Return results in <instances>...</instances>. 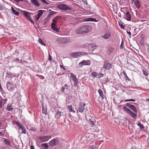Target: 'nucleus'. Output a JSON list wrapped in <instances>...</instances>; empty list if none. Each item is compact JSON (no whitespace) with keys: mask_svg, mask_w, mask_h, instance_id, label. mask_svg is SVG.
Returning <instances> with one entry per match:
<instances>
[{"mask_svg":"<svg viewBox=\"0 0 149 149\" xmlns=\"http://www.w3.org/2000/svg\"><path fill=\"white\" fill-rule=\"evenodd\" d=\"M92 29L91 26L84 25L81 26L78 28L76 30V32L78 34H83L88 33Z\"/></svg>","mask_w":149,"mask_h":149,"instance_id":"f257e3e1","label":"nucleus"},{"mask_svg":"<svg viewBox=\"0 0 149 149\" xmlns=\"http://www.w3.org/2000/svg\"><path fill=\"white\" fill-rule=\"evenodd\" d=\"M59 17H56L52 19V23L51 24V28L53 30L57 32H59L60 28H57V23L58 21Z\"/></svg>","mask_w":149,"mask_h":149,"instance_id":"f03ea898","label":"nucleus"},{"mask_svg":"<svg viewBox=\"0 0 149 149\" xmlns=\"http://www.w3.org/2000/svg\"><path fill=\"white\" fill-rule=\"evenodd\" d=\"M123 110L125 112L132 117L133 118H135L136 117V113H133L125 106L123 107Z\"/></svg>","mask_w":149,"mask_h":149,"instance_id":"7ed1b4c3","label":"nucleus"},{"mask_svg":"<svg viewBox=\"0 0 149 149\" xmlns=\"http://www.w3.org/2000/svg\"><path fill=\"white\" fill-rule=\"evenodd\" d=\"M86 104L85 103L80 102L79 103L77 108V112L78 111L79 113H82L84 112L85 109L84 106Z\"/></svg>","mask_w":149,"mask_h":149,"instance_id":"20e7f679","label":"nucleus"},{"mask_svg":"<svg viewBox=\"0 0 149 149\" xmlns=\"http://www.w3.org/2000/svg\"><path fill=\"white\" fill-rule=\"evenodd\" d=\"M58 8L61 10L64 11L67 10H72V8L68 6L65 4H59L58 6Z\"/></svg>","mask_w":149,"mask_h":149,"instance_id":"39448f33","label":"nucleus"},{"mask_svg":"<svg viewBox=\"0 0 149 149\" xmlns=\"http://www.w3.org/2000/svg\"><path fill=\"white\" fill-rule=\"evenodd\" d=\"M52 138L51 136H42L39 137V139L40 142H44L49 140Z\"/></svg>","mask_w":149,"mask_h":149,"instance_id":"423d86ee","label":"nucleus"},{"mask_svg":"<svg viewBox=\"0 0 149 149\" xmlns=\"http://www.w3.org/2000/svg\"><path fill=\"white\" fill-rule=\"evenodd\" d=\"M95 122L90 120L89 124L91 125L90 129L93 132H96L97 130V127L96 125H95Z\"/></svg>","mask_w":149,"mask_h":149,"instance_id":"0eeeda50","label":"nucleus"},{"mask_svg":"<svg viewBox=\"0 0 149 149\" xmlns=\"http://www.w3.org/2000/svg\"><path fill=\"white\" fill-rule=\"evenodd\" d=\"M90 64L91 61L90 60H83L79 63L78 65L79 67L82 68L84 65H89Z\"/></svg>","mask_w":149,"mask_h":149,"instance_id":"6e6552de","label":"nucleus"},{"mask_svg":"<svg viewBox=\"0 0 149 149\" xmlns=\"http://www.w3.org/2000/svg\"><path fill=\"white\" fill-rule=\"evenodd\" d=\"M23 15L25 17L28 19H31V15L32 14L31 13L29 12H27L24 10H21Z\"/></svg>","mask_w":149,"mask_h":149,"instance_id":"1a4fd4ad","label":"nucleus"},{"mask_svg":"<svg viewBox=\"0 0 149 149\" xmlns=\"http://www.w3.org/2000/svg\"><path fill=\"white\" fill-rule=\"evenodd\" d=\"M59 143L58 140V139H55L52 140L49 142L50 146L53 147L57 145Z\"/></svg>","mask_w":149,"mask_h":149,"instance_id":"9d476101","label":"nucleus"},{"mask_svg":"<svg viewBox=\"0 0 149 149\" xmlns=\"http://www.w3.org/2000/svg\"><path fill=\"white\" fill-rule=\"evenodd\" d=\"M105 70H109L111 68V64L107 61H105L103 67Z\"/></svg>","mask_w":149,"mask_h":149,"instance_id":"9b49d317","label":"nucleus"},{"mask_svg":"<svg viewBox=\"0 0 149 149\" xmlns=\"http://www.w3.org/2000/svg\"><path fill=\"white\" fill-rule=\"evenodd\" d=\"M132 3L133 4V2L135 6L137 9L139 8L141 6L140 2L139 0H131Z\"/></svg>","mask_w":149,"mask_h":149,"instance_id":"f8f14e48","label":"nucleus"},{"mask_svg":"<svg viewBox=\"0 0 149 149\" xmlns=\"http://www.w3.org/2000/svg\"><path fill=\"white\" fill-rule=\"evenodd\" d=\"M44 11L42 10H40L38 11V14L35 15L36 20H38L43 14Z\"/></svg>","mask_w":149,"mask_h":149,"instance_id":"ddd939ff","label":"nucleus"},{"mask_svg":"<svg viewBox=\"0 0 149 149\" xmlns=\"http://www.w3.org/2000/svg\"><path fill=\"white\" fill-rule=\"evenodd\" d=\"M7 87L11 91H13L15 89V86L10 82H8L7 85Z\"/></svg>","mask_w":149,"mask_h":149,"instance_id":"4468645a","label":"nucleus"},{"mask_svg":"<svg viewBox=\"0 0 149 149\" xmlns=\"http://www.w3.org/2000/svg\"><path fill=\"white\" fill-rule=\"evenodd\" d=\"M81 52H73L70 54V55L72 57L77 58L81 55Z\"/></svg>","mask_w":149,"mask_h":149,"instance_id":"2eb2a0df","label":"nucleus"},{"mask_svg":"<svg viewBox=\"0 0 149 149\" xmlns=\"http://www.w3.org/2000/svg\"><path fill=\"white\" fill-rule=\"evenodd\" d=\"M125 18L128 21H130L131 19V16L129 12L127 11L126 12L124 16Z\"/></svg>","mask_w":149,"mask_h":149,"instance_id":"dca6fc26","label":"nucleus"},{"mask_svg":"<svg viewBox=\"0 0 149 149\" xmlns=\"http://www.w3.org/2000/svg\"><path fill=\"white\" fill-rule=\"evenodd\" d=\"M111 34L109 32H106L104 35H103L102 37L105 39H107L111 37Z\"/></svg>","mask_w":149,"mask_h":149,"instance_id":"f3484780","label":"nucleus"},{"mask_svg":"<svg viewBox=\"0 0 149 149\" xmlns=\"http://www.w3.org/2000/svg\"><path fill=\"white\" fill-rule=\"evenodd\" d=\"M136 124L139 127L140 130H142L145 128V127L140 122L138 121Z\"/></svg>","mask_w":149,"mask_h":149,"instance_id":"a211bd4d","label":"nucleus"},{"mask_svg":"<svg viewBox=\"0 0 149 149\" xmlns=\"http://www.w3.org/2000/svg\"><path fill=\"white\" fill-rule=\"evenodd\" d=\"M98 91L99 94L100 96L102 98V100L104 99L103 92H102V91L100 89H99L98 90Z\"/></svg>","mask_w":149,"mask_h":149,"instance_id":"6ab92c4d","label":"nucleus"},{"mask_svg":"<svg viewBox=\"0 0 149 149\" xmlns=\"http://www.w3.org/2000/svg\"><path fill=\"white\" fill-rule=\"evenodd\" d=\"M68 108L70 112H72L74 113H75V111L73 110V107L72 105L68 106Z\"/></svg>","mask_w":149,"mask_h":149,"instance_id":"aec40b11","label":"nucleus"},{"mask_svg":"<svg viewBox=\"0 0 149 149\" xmlns=\"http://www.w3.org/2000/svg\"><path fill=\"white\" fill-rule=\"evenodd\" d=\"M31 1L33 4L36 6L38 7L40 6L37 0H31Z\"/></svg>","mask_w":149,"mask_h":149,"instance_id":"412c9836","label":"nucleus"},{"mask_svg":"<svg viewBox=\"0 0 149 149\" xmlns=\"http://www.w3.org/2000/svg\"><path fill=\"white\" fill-rule=\"evenodd\" d=\"M86 21L97 22L98 21L95 18L90 17L87 18L86 19Z\"/></svg>","mask_w":149,"mask_h":149,"instance_id":"4be33fe9","label":"nucleus"},{"mask_svg":"<svg viewBox=\"0 0 149 149\" xmlns=\"http://www.w3.org/2000/svg\"><path fill=\"white\" fill-rule=\"evenodd\" d=\"M71 77V78L72 80L73 81H75L78 80V79L76 78V76L74 74L71 73H70Z\"/></svg>","mask_w":149,"mask_h":149,"instance_id":"5701e85b","label":"nucleus"},{"mask_svg":"<svg viewBox=\"0 0 149 149\" xmlns=\"http://www.w3.org/2000/svg\"><path fill=\"white\" fill-rule=\"evenodd\" d=\"M130 109L136 113H137V111L136 108L135 106L132 105V106H131Z\"/></svg>","mask_w":149,"mask_h":149,"instance_id":"b1692460","label":"nucleus"},{"mask_svg":"<svg viewBox=\"0 0 149 149\" xmlns=\"http://www.w3.org/2000/svg\"><path fill=\"white\" fill-rule=\"evenodd\" d=\"M12 11L13 13L15 15L18 16L19 14V13L18 12L16 11L13 8L11 7Z\"/></svg>","mask_w":149,"mask_h":149,"instance_id":"393cba45","label":"nucleus"},{"mask_svg":"<svg viewBox=\"0 0 149 149\" xmlns=\"http://www.w3.org/2000/svg\"><path fill=\"white\" fill-rule=\"evenodd\" d=\"M7 109L9 111H12L13 109V108L11 105L8 104L6 107Z\"/></svg>","mask_w":149,"mask_h":149,"instance_id":"a878e982","label":"nucleus"},{"mask_svg":"<svg viewBox=\"0 0 149 149\" xmlns=\"http://www.w3.org/2000/svg\"><path fill=\"white\" fill-rule=\"evenodd\" d=\"M61 116V112L59 111H57L56 113L55 117L56 118H59Z\"/></svg>","mask_w":149,"mask_h":149,"instance_id":"bb28decb","label":"nucleus"},{"mask_svg":"<svg viewBox=\"0 0 149 149\" xmlns=\"http://www.w3.org/2000/svg\"><path fill=\"white\" fill-rule=\"evenodd\" d=\"M4 143L7 145H10V141L8 139H6L4 140Z\"/></svg>","mask_w":149,"mask_h":149,"instance_id":"cd10ccee","label":"nucleus"},{"mask_svg":"<svg viewBox=\"0 0 149 149\" xmlns=\"http://www.w3.org/2000/svg\"><path fill=\"white\" fill-rule=\"evenodd\" d=\"M16 125L19 127L20 129L23 127L22 124L18 122H16Z\"/></svg>","mask_w":149,"mask_h":149,"instance_id":"c85d7f7f","label":"nucleus"},{"mask_svg":"<svg viewBox=\"0 0 149 149\" xmlns=\"http://www.w3.org/2000/svg\"><path fill=\"white\" fill-rule=\"evenodd\" d=\"M20 129L21 130H22L21 133H22L24 134H26V130H25L24 127H22V128H20Z\"/></svg>","mask_w":149,"mask_h":149,"instance_id":"c756f323","label":"nucleus"},{"mask_svg":"<svg viewBox=\"0 0 149 149\" xmlns=\"http://www.w3.org/2000/svg\"><path fill=\"white\" fill-rule=\"evenodd\" d=\"M41 146L43 148L45 149H47L48 147L47 144L46 143H44L42 144Z\"/></svg>","mask_w":149,"mask_h":149,"instance_id":"7c9ffc66","label":"nucleus"},{"mask_svg":"<svg viewBox=\"0 0 149 149\" xmlns=\"http://www.w3.org/2000/svg\"><path fill=\"white\" fill-rule=\"evenodd\" d=\"M103 74L101 73H99L97 74V76L96 77H97L98 78H100L103 77Z\"/></svg>","mask_w":149,"mask_h":149,"instance_id":"2f4dec72","label":"nucleus"},{"mask_svg":"<svg viewBox=\"0 0 149 149\" xmlns=\"http://www.w3.org/2000/svg\"><path fill=\"white\" fill-rule=\"evenodd\" d=\"M123 73L124 75V76H125V77L126 78V80H129L130 79H129V78L128 77V76H127L125 72V71H123Z\"/></svg>","mask_w":149,"mask_h":149,"instance_id":"473e14b6","label":"nucleus"},{"mask_svg":"<svg viewBox=\"0 0 149 149\" xmlns=\"http://www.w3.org/2000/svg\"><path fill=\"white\" fill-rule=\"evenodd\" d=\"M96 48L97 46L96 45L92 46L90 48V49L91 51H93Z\"/></svg>","mask_w":149,"mask_h":149,"instance_id":"72a5a7b5","label":"nucleus"},{"mask_svg":"<svg viewBox=\"0 0 149 149\" xmlns=\"http://www.w3.org/2000/svg\"><path fill=\"white\" fill-rule=\"evenodd\" d=\"M38 41L39 43L41 44L42 45L44 46L45 45V44L42 41L41 39L39 38L38 40Z\"/></svg>","mask_w":149,"mask_h":149,"instance_id":"f704fd0d","label":"nucleus"},{"mask_svg":"<svg viewBox=\"0 0 149 149\" xmlns=\"http://www.w3.org/2000/svg\"><path fill=\"white\" fill-rule=\"evenodd\" d=\"M119 24L122 29H124V26L123 24L121 22H119Z\"/></svg>","mask_w":149,"mask_h":149,"instance_id":"c9c22d12","label":"nucleus"},{"mask_svg":"<svg viewBox=\"0 0 149 149\" xmlns=\"http://www.w3.org/2000/svg\"><path fill=\"white\" fill-rule=\"evenodd\" d=\"M124 101L125 102H130V101L135 102V100H134V99H130L125 100H124Z\"/></svg>","mask_w":149,"mask_h":149,"instance_id":"e433bc0d","label":"nucleus"},{"mask_svg":"<svg viewBox=\"0 0 149 149\" xmlns=\"http://www.w3.org/2000/svg\"><path fill=\"white\" fill-rule=\"evenodd\" d=\"M91 74L94 77L97 76V73L96 72H93L91 73Z\"/></svg>","mask_w":149,"mask_h":149,"instance_id":"4c0bfd02","label":"nucleus"},{"mask_svg":"<svg viewBox=\"0 0 149 149\" xmlns=\"http://www.w3.org/2000/svg\"><path fill=\"white\" fill-rule=\"evenodd\" d=\"M74 81V86H76L78 85V79L75 81Z\"/></svg>","mask_w":149,"mask_h":149,"instance_id":"58836bf2","label":"nucleus"},{"mask_svg":"<svg viewBox=\"0 0 149 149\" xmlns=\"http://www.w3.org/2000/svg\"><path fill=\"white\" fill-rule=\"evenodd\" d=\"M4 104H3L2 100L1 99H0V109L3 106Z\"/></svg>","mask_w":149,"mask_h":149,"instance_id":"ea45409f","label":"nucleus"},{"mask_svg":"<svg viewBox=\"0 0 149 149\" xmlns=\"http://www.w3.org/2000/svg\"><path fill=\"white\" fill-rule=\"evenodd\" d=\"M124 46V41L123 40H122L121 43V44L120 45V48L121 49H123V48Z\"/></svg>","mask_w":149,"mask_h":149,"instance_id":"a19ab883","label":"nucleus"},{"mask_svg":"<svg viewBox=\"0 0 149 149\" xmlns=\"http://www.w3.org/2000/svg\"><path fill=\"white\" fill-rule=\"evenodd\" d=\"M144 74L146 76L148 75V73L146 70L143 69L142 71Z\"/></svg>","mask_w":149,"mask_h":149,"instance_id":"79ce46f5","label":"nucleus"},{"mask_svg":"<svg viewBox=\"0 0 149 149\" xmlns=\"http://www.w3.org/2000/svg\"><path fill=\"white\" fill-rule=\"evenodd\" d=\"M42 113L44 114H46L47 113V110L46 109H44L43 107H42Z\"/></svg>","mask_w":149,"mask_h":149,"instance_id":"37998d69","label":"nucleus"},{"mask_svg":"<svg viewBox=\"0 0 149 149\" xmlns=\"http://www.w3.org/2000/svg\"><path fill=\"white\" fill-rule=\"evenodd\" d=\"M61 41L62 42L66 43V42H66V38H63V39H61Z\"/></svg>","mask_w":149,"mask_h":149,"instance_id":"c03bdc74","label":"nucleus"},{"mask_svg":"<svg viewBox=\"0 0 149 149\" xmlns=\"http://www.w3.org/2000/svg\"><path fill=\"white\" fill-rule=\"evenodd\" d=\"M41 1L44 4H48L45 0H41Z\"/></svg>","mask_w":149,"mask_h":149,"instance_id":"a18cd8bd","label":"nucleus"},{"mask_svg":"<svg viewBox=\"0 0 149 149\" xmlns=\"http://www.w3.org/2000/svg\"><path fill=\"white\" fill-rule=\"evenodd\" d=\"M65 88L63 87H62L61 89V91L62 93H64L65 91Z\"/></svg>","mask_w":149,"mask_h":149,"instance_id":"49530a36","label":"nucleus"},{"mask_svg":"<svg viewBox=\"0 0 149 149\" xmlns=\"http://www.w3.org/2000/svg\"><path fill=\"white\" fill-rule=\"evenodd\" d=\"M132 105L130 104L129 103H127L126 104V105L130 109L131 108V106H132Z\"/></svg>","mask_w":149,"mask_h":149,"instance_id":"de8ad7c7","label":"nucleus"},{"mask_svg":"<svg viewBox=\"0 0 149 149\" xmlns=\"http://www.w3.org/2000/svg\"><path fill=\"white\" fill-rule=\"evenodd\" d=\"M91 149H96V146L95 145H93L91 146Z\"/></svg>","mask_w":149,"mask_h":149,"instance_id":"09e8293b","label":"nucleus"},{"mask_svg":"<svg viewBox=\"0 0 149 149\" xmlns=\"http://www.w3.org/2000/svg\"><path fill=\"white\" fill-rule=\"evenodd\" d=\"M114 49L112 48H110L109 49V51L111 52H113Z\"/></svg>","mask_w":149,"mask_h":149,"instance_id":"8fccbe9b","label":"nucleus"},{"mask_svg":"<svg viewBox=\"0 0 149 149\" xmlns=\"http://www.w3.org/2000/svg\"><path fill=\"white\" fill-rule=\"evenodd\" d=\"M29 20L31 22V23H33V25L35 24L34 22L32 19V18H31V19H29Z\"/></svg>","mask_w":149,"mask_h":149,"instance_id":"3c124183","label":"nucleus"},{"mask_svg":"<svg viewBox=\"0 0 149 149\" xmlns=\"http://www.w3.org/2000/svg\"><path fill=\"white\" fill-rule=\"evenodd\" d=\"M3 6H2L0 4V9L1 10H3Z\"/></svg>","mask_w":149,"mask_h":149,"instance_id":"603ef678","label":"nucleus"},{"mask_svg":"<svg viewBox=\"0 0 149 149\" xmlns=\"http://www.w3.org/2000/svg\"><path fill=\"white\" fill-rule=\"evenodd\" d=\"M127 33L129 34V36H130V37L131 36V33L130 31L128 32V31H127Z\"/></svg>","mask_w":149,"mask_h":149,"instance_id":"864d4df0","label":"nucleus"},{"mask_svg":"<svg viewBox=\"0 0 149 149\" xmlns=\"http://www.w3.org/2000/svg\"><path fill=\"white\" fill-rule=\"evenodd\" d=\"M31 149H34V147L33 146H31Z\"/></svg>","mask_w":149,"mask_h":149,"instance_id":"5fc2aeb1","label":"nucleus"},{"mask_svg":"<svg viewBox=\"0 0 149 149\" xmlns=\"http://www.w3.org/2000/svg\"><path fill=\"white\" fill-rule=\"evenodd\" d=\"M84 3L86 4H87L88 3L86 1H85L84 2Z\"/></svg>","mask_w":149,"mask_h":149,"instance_id":"6e6d98bb","label":"nucleus"},{"mask_svg":"<svg viewBox=\"0 0 149 149\" xmlns=\"http://www.w3.org/2000/svg\"><path fill=\"white\" fill-rule=\"evenodd\" d=\"M143 136L146 137V136H145V135H142V136H141L140 138H142Z\"/></svg>","mask_w":149,"mask_h":149,"instance_id":"4d7b16f0","label":"nucleus"},{"mask_svg":"<svg viewBox=\"0 0 149 149\" xmlns=\"http://www.w3.org/2000/svg\"><path fill=\"white\" fill-rule=\"evenodd\" d=\"M146 101L149 102V99H146Z\"/></svg>","mask_w":149,"mask_h":149,"instance_id":"13d9d810","label":"nucleus"},{"mask_svg":"<svg viewBox=\"0 0 149 149\" xmlns=\"http://www.w3.org/2000/svg\"><path fill=\"white\" fill-rule=\"evenodd\" d=\"M64 86L65 87H68V85L67 84H65L64 85Z\"/></svg>","mask_w":149,"mask_h":149,"instance_id":"bf43d9fd","label":"nucleus"},{"mask_svg":"<svg viewBox=\"0 0 149 149\" xmlns=\"http://www.w3.org/2000/svg\"><path fill=\"white\" fill-rule=\"evenodd\" d=\"M49 60H51V58L50 57H49Z\"/></svg>","mask_w":149,"mask_h":149,"instance_id":"052dcab7","label":"nucleus"},{"mask_svg":"<svg viewBox=\"0 0 149 149\" xmlns=\"http://www.w3.org/2000/svg\"><path fill=\"white\" fill-rule=\"evenodd\" d=\"M2 132H0V135H2Z\"/></svg>","mask_w":149,"mask_h":149,"instance_id":"680f3d73","label":"nucleus"},{"mask_svg":"<svg viewBox=\"0 0 149 149\" xmlns=\"http://www.w3.org/2000/svg\"><path fill=\"white\" fill-rule=\"evenodd\" d=\"M4 100H5V101H7V99H4Z\"/></svg>","mask_w":149,"mask_h":149,"instance_id":"e2e57ef3","label":"nucleus"},{"mask_svg":"<svg viewBox=\"0 0 149 149\" xmlns=\"http://www.w3.org/2000/svg\"><path fill=\"white\" fill-rule=\"evenodd\" d=\"M68 88H66V89H68Z\"/></svg>","mask_w":149,"mask_h":149,"instance_id":"0e129e2a","label":"nucleus"},{"mask_svg":"<svg viewBox=\"0 0 149 149\" xmlns=\"http://www.w3.org/2000/svg\"><path fill=\"white\" fill-rule=\"evenodd\" d=\"M143 131H144V132H146V131H144V130Z\"/></svg>","mask_w":149,"mask_h":149,"instance_id":"69168bd1","label":"nucleus"},{"mask_svg":"<svg viewBox=\"0 0 149 149\" xmlns=\"http://www.w3.org/2000/svg\"><path fill=\"white\" fill-rule=\"evenodd\" d=\"M1 124V123H0V124Z\"/></svg>","mask_w":149,"mask_h":149,"instance_id":"338daca9","label":"nucleus"}]
</instances>
